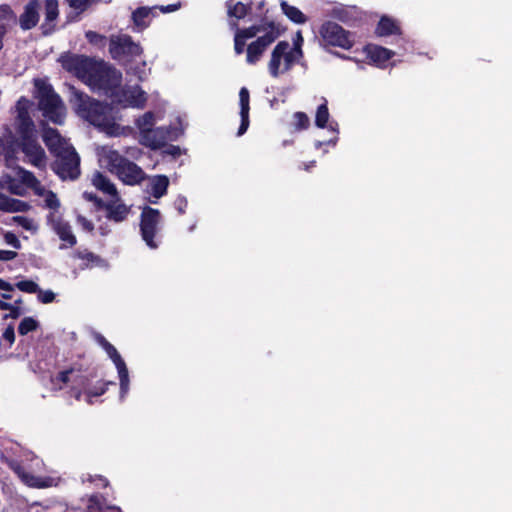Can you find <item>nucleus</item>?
Segmentation results:
<instances>
[{
  "mask_svg": "<svg viewBox=\"0 0 512 512\" xmlns=\"http://www.w3.org/2000/svg\"><path fill=\"white\" fill-rule=\"evenodd\" d=\"M62 67L73 73L91 89L102 92L113 101L120 92L122 73L103 61H94L81 55L61 56Z\"/></svg>",
  "mask_w": 512,
  "mask_h": 512,
  "instance_id": "nucleus-1",
  "label": "nucleus"
},
{
  "mask_svg": "<svg viewBox=\"0 0 512 512\" xmlns=\"http://www.w3.org/2000/svg\"><path fill=\"white\" fill-rule=\"evenodd\" d=\"M229 26L235 30L234 50L237 55L245 51L246 41L256 37V40L247 45L246 62L254 65L260 61L267 48L279 37V31L273 23L252 25L248 28L239 29L234 20L229 21Z\"/></svg>",
  "mask_w": 512,
  "mask_h": 512,
  "instance_id": "nucleus-2",
  "label": "nucleus"
},
{
  "mask_svg": "<svg viewBox=\"0 0 512 512\" xmlns=\"http://www.w3.org/2000/svg\"><path fill=\"white\" fill-rule=\"evenodd\" d=\"M71 103L76 113L92 125L98 127L110 136H118L122 128L115 123L112 108L98 101L92 100L84 93L73 90Z\"/></svg>",
  "mask_w": 512,
  "mask_h": 512,
  "instance_id": "nucleus-3",
  "label": "nucleus"
},
{
  "mask_svg": "<svg viewBox=\"0 0 512 512\" xmlns=\"http://www.w3.org/2000/svg\"><path fill=\"white\" fill-rule=\"evenodd\" d=\"M100 165L127 185H137L146 179V174L137 164L123 157L117 150L103 146L97 150Z\"/></svg>",
  "mask_w": 512,
  "mask_h": 512,
  "instance_id": "nucleus-4",
  "label": "nucleus"
},
{
  "mask_svg": "<svg viewBox=\"0 0 512 512\" xmlns=\"http://www.w3.org/2000/svg\"><path fill=\"white\" fill-rule=\"evenodd\" d=\"M35 97L38 99V106L43 116L55 124H63L66 109L65 106L57 95L52 86L43 79H35Z\"/></svg>",
  "mask_w": 512,
  "mask_h": 512,
  "instance_id": "nucleus-5",
  "label": "nucleus"
},
{
  "mask_svg": "<svg viewBox=\"0 0 512 512\" xmlns=\"http://www.w3.org/2000/svg\"><path fill=\"white\" fill-rule=\"evenodd\" d=\"M303 58L302 49H291L287 41H280L273 48L268 61V72L271 77L279 78L288 73Z\"/></svg>",
  "mask_w": 512,
  "mask_h": 512,
  "instance_id": "nucleus-6",
  "label": "nucleus"
},
{
  "mask_svg": "<svg viewBox=\"0 0 512 512\" xmlns=\"http://www.w3.org/2000/svg\"><path fill=\"white\" fill-rule=\"evenodd\" d=\"M29 465H23L15 460L9 462V467L18 475L21 481L29 487L47 488L57 485V479L54 477H42L36 475L44 466V463L38 457L32 455Z\"/></svg>",
  "mask_w": 512,
  "mask_h": 512,
  "instance_id": "nucleus-7",
  "label": "nucleus"
},
{
  "mask_svg": "<svg viewBox=\"0 0 512 512\" xmlns=\"http://www.w3.org/2000/svg\"><path fill=\"white\" fill-rule=\"evenodd\" d=\"M53 171L62 180H75L80 175V157L73 147L55 155Z\"/></svg>",
  "mask_w": 512,
  "mask_h": 512,
  "instance_id": "nucleus-8",
  "label": "nucleus"
},
{
  "mask_svg": "<svg viewBox=\"0 0 512 512\" xmlns=\"http://www.w3.org/2000/svg\"><path fill=\"white\" fill-rule=\"evenodd\" d=\"M319 34L320 41L325 46L350 49L354 43L350 33L344 30L339 24L332 21L325 22L321 26Z\"/></svg>",
  "mask_w": 512,
  "mask_h": 512,
  "instance_id": "nucleus-9",
  "label": "nucleus"
},
{
  "mask_svg": "<svg viewBox=\"0 0 512 512\" xmlns=\"http://www.w3.org/2000/svg\"><path fill=\"white\" fill-rule=\"evenodd\" d=\"M95 339L97 343L106 351L109 358L116 366L120 380V399L123 400L129 391L130 383L127 366L121 355L118 353L117 349L112 344H110L104 336L98 334L96 335Z\"/></svg>",
  "mask_w": 512,
  "mask_h": 512,
  "instance_id": "nucleus-10",
  "label": "nucleus"
},
{
  "mask_svg": "<svg viewBox=\"0 0 512 512\" xmlns=\"http://www.w3.org/2000/svg\"><path fill=\"white\" fill-rule=\"evenodd\" d=\"M3 190H7L15 195H24L25 188L22 184L14 182H2L0 181V210L4 212H24L27 211L30 206L26 202L21 200L9 198L2 193Z\"/></svg>",
  "mask_w": 512,
  "mask_h": 512,
  "instance_id": "nucleus-11",
  "label": "nucleus"
},
{
  "mask_svg": "<svg viewBox=\"0 0 512 512\" xmlns=\"http://www.w3.org/2000/svg\"><path fill=\"white\" fill-rule=\"evenodd\" d=\"M161 215L159 210L144 207L141 213V233L142 238L150 248H157L158 244L154 241V237L158 230Z\"/></svg>",
  "mask_w": 512,
  "mask_h": 512,
  "instance_id": "nucleus-12",
  "label": "nucleus"
},
{
  "mask_svg": "<svg viewBox=\"0 0 512 512\" xmlns=\"http://www.w3.org/2000/svg\"><path fill=\"white\" fill-rule=\"evenodd\" d=\"M47 224L63 242L60 246L61 249L73 247L77 243L71 225L68 221L64 220L61 213H49L47 215Z\"/></svg>",
  "mask_w": 512,
  "mask_h": 512,
  "instance_id": "nucleus-13",
  "label": "nucleus"
},
{
  "mask_svg": "<svg viewBox=\"0 0 512 512\" xmlns=\"http://www.w3.org/2000/svg\"><path fill=\"white\" fill-rule=\"evenodd\" d=\"M179 134L180 132L177 129L170 127L152 128L140 137V143L156 150L163 147L167 141L177 139Z\"/></svg>",
  "mask_w": 512,
  "mask_h": 512,
  "instance_id": "nucleus-14",
  "label": "nucleus"
},
{
  "mask_svg": "<svg viewBox=\"0 0 512 512\" xmlns=\"http://www.w3.org/2000/svg\"><path fill=\"white\" fill-rule=\"evenodd\" d=\"M109 51L114 59H121L125 56H139L142 49L139 44L132 41L128 35H116L110 38Z\"/></svg>",
  "mask_w": 512,
  "mask_h": 512,
  "instance_id": "nucleus-15",
  "label": "nucleus"
},
{
  "mask_svg": "<svg viewBox=\"0 0 512 512\" xmlns=\"http://www.w3.org/2000/svg\"><path fill=\"white\" fill-rule=\"evenodd\" d=\"M21 149L29 163L38 168H44L47 158L44 149L37 142L35 133L33 135H21Z\"/></svg>",
  "mask_w": 512,
  "mask_h": 512,
  "instance_id": "nucleus-16",
  "label": "nucleus"
},
{
  "mask_svg": "<svg viewBox=\"0 0 512 512\" xmlns=\"http://www.w3.org/2000/svg\"><path fill=\"white\" fill-rule=\"evenodd\" d=\"M53 388L61 390L64 386L72 384V394L79 400L81 397V387L85 385V379L80 373L74 369H69L60 372L56 377L51 380Z\"/></svg>",
  "mask_w": 512,
  "mask_h": 512,
  "instance_id": "nucleus-17",
  "label": "nucleus"
},
{
  "mask_svg": "<svg viewBox=\"0 0 512 512\" xmlns=\"http://www.w3.org/2000/svg\"><path fill=\"white\" fill-rule=\"evenodd\" d=\"M31 107L32 102L25 97H21L16 103V125L20 135L27 136L35 133V125L29 113Z\"/></svg>",
  "mask_w": 512,
  "mask_h": 512,
  "instance_id": "nucleus-18",
  "label": "nucleus"
},
{
  "mask_svg": "<svg viewBox=\"0 0 512 512\" xmlns=\"http://www.w3.org/2000/svg\"><path fill=\"white\" fill-rule=\"evenodd\" d=\"M178 8V4L139 7L132 13V21L138 30H143L149 26L152 18L156 15V10H160L162 13H169L176 11Z\"/></svg>",
  "mask_w": 512,
  "mask_h": 512,
  "instance_id": "nucleus-19",
  "label": "nucleus"
},
{
  "mask_svg": "<svg viewBox=\"0 0 512 512\" xmlns=\"http://www.w3.org/2000/svg\"><path fill=\"white\" fill-rule=\"evenodd\" d=\"M147 101L146 92L139 86H133L120 90L114 102L123 106H130L135 108H143Z\"/></svg>",
  "mask_w": 512,
  "mask_h": 512,
  "instance_id": "nucleus-20",
  "label": "nucleus"
},
{
  "mask_svg": "<svg viewBox=\"0 0 512 512\" xmlns=\"http://www.w3.org/2000/svg\"><path fill=\"white\" fill-rule=\"evenodd\" d=\"M146 193L151 197L149 202L157 204L158 200L166 195L169 186V178L165 175L147 177Z\"/></svg>",
  "mask_w": 512,
  "mask_h": 512,
  "instance_id": "nucleus-21",
  "label": "nucleus"
},
{
  "mask_svg": "<svg viewBox=\"0 0 512 512\" xmlns=\"http://www.w3.org/2000/svg\"><path fill=\"white\" fill-rule=\"evenodd\" d=\"M43 141L49 151L55 156L72 146L64 139L56 129L45 127L42 134Z\"/></svg>",
  "mask_w": 512,
  "mask_h": 512,
  "instance_id": "nucleus-22",
  "label": "nucleus"
},
{
  "mask_svg": "<svg viewBox=\"0 0 512 512\" xmlns=\"http://www.w3.org/2000/svg\"><path fill=\"white\" fill-rule=\"evenodd\" d=\"M39 21V4L37 1H30L19 17V24L23 30H30L37 25Z\"/></svg>",
  "mask_w": 512,
  "mask_h": 512,
  "instance_id": "nucleus-23",
  "label": "nucleus"
},
{
  "mask_svg": "<svg viewBox=\"0 0 512 512\" xmlns=\"http://www.w3.org/2000/svg\"><path fill=\"white\" fill-rule=\"evenodd\" d=\"M250 95L246 87H242L239 91V104H240V117L241 124L238 129L237 135L242 136L249 127V106Z\"/></svg>",
  "mask_w": 512,
  "mask_h": 512,
  "instance_id": "nucleus-24",
  "label": "nucleus"
},
{
  "mask_svg": "<svg viewBox=\"0 0 512 512\" xmlns=\"http://www.w3.org/2000/svg\"><path fill=\"white\" fill-rule=\"evenodd\" d=\"M74 258L82 261L81 269H91L94 267L108 268V263L104 259L88 250L76 251Z\"/></svg>",
  "mask_w": 512,
  "mask_h": 512,
  "instance_id": "nucleus-25",
  "label": "nucleus"
},
{
  "mask_svg": "<svg viewBox=\"0 0 512 512\" xmlns=\"http://www.w3.org/2000/svg\"><path fill=\"white\" fill-rule=\"evenodd\" d=\"M103 207L107 212L106 217L116 223L124 221L129 213V208L123 203H118V200L115 199L104 204Z\"/></svg>",
  "mask_w": 512,
  "mask_h": 512,
  "instance_id": "nucleus-26",
  "label": "nucleus"
},
{
  "mask_svg": "<svg viewBox=\"0 0 512 512\" xmlns=\"http://www.w3.org/2000/svg\"><path fill=\"white\" fill-rule=\"evenodd\" d=\"M365 52L367 57L377 66H383L394 55L391 50L377 45H368Z\"/></svg>",
  "mask_w": 512,
  "mask_h": 512,
  "instance_id": "nucleus-27",
  "label": "nucleus"
},
{
  "mask_svg": "<svg viewBox=\"0 0 512 512\" xmlns=\"http://www.w3.org/2000/svg\"><path fill=\"white\" fill-rule=\"evenodd\" d=\"M92 184L98 190L111 196L115 200H119L118 192L115 185L103 174L96 172L92 177Z\"/></svg>",
  "mask_w": 512,
  "mask_h": 512,
  "instance_id": "nucleus-28",
  "label": "nucleus"
},
{
  "mask_svg": "<svg viewBox=\"0 0 512 512\" xmlns=\"http://www.w3.org/2000/svg\"><path fill=\"white\" fill-rule=\"evenodd\" d=\"M19 177L23 184L27 187L33 189L34 193L39 197L43 198L45 193H48L50 190L45 189L39 180L34 176V174L30 171L21 169L19 171Z\"/></svg>",
  "mask_w": 512,
  "mask_h": 512,
  "instance_id": "nucleus-29",
  "label": "nucleus"
},
{
  "mask_svg": "<svg viewBox=\"0 0 512 512\" xmlns=\"http://www.w3.org/2000/svg\"><path fill=\"white\" fill-rule=\"evenodd\" d=\"M330 114L327 107V102L325 101L323 104H321L316 111L315 115V125L318 128H325L327 127L330 131L334 133H338V124L336 122H330L328 125Z\"/></svg>",
  "mask_w": 512,
  "mask_h": 512,
  "instance_id": "nucleus-30",
  "label": "nucleus"
},
{
  "mask_svg": "<svg viewBox=\"0 0 512 512\" xmlns=\"http://www.w3.org/2000/svg\"><path fill=\"white\" fill-rule=\"evenodd\" d=\"M282 12L289 20L296 24H304L307 22V17L295 6L289 5L286 1L280 3Z\"/></svg>",
  "mask_w": 512,
  "mask_h": 512,
  "instance_id": "nucleus-31",
  "label": "nucleus"
},
{
  "mask_svg": "<svg viewBox=\"0 0 512 512\" xmlns=\"http://www.w3.org/2000/svg\"><path fill=\"white\" fill-rule=\"evenodd\" d=\"M89 512H122L117 506H109L104 504L98 496L93 495L89 499L88 504Z\"/></svg>",
  "mask_w": 512,
  "mask_h": 512,
  "instance_id": "nucleus-32",
  "label": "nucleus"
},
{
  "mask_svg": "<svg viewBox=\"0 0 512 512\" xmlns=\"http://www.w3.org/2000/svg\"><path fill=\"white\" fill-rule=\"evenodd\" d=\"M376 32L381 36L395 34L398 32V26L392 19L383 17L378 23Z\"/></svg>",
  "mask_w": 512,
  "mask_h": 512,
  "instance_id": "nucleus-33",
  "label": "nucleus"
},
{
  "mask_svg": "<svg viewBox=\"0 0 512 512\" xmlns=\"http://www.w3.org/2000/svg\"><path fill=\"white\" fill-rule=\"evenodd\" d=\"M136 124L141 137L146 131L152 129V126L155 124V116L152 112H147L136 121Z\"/></svg>",
  "mask_w": 512,
  "mask_h": 512,
  "instance_id": "nucleus-34",
  "label": "nucleus"
},
{
  "mask_svg": "<svg viewBox=\"0 0 512 512\" xmlns=\"http://www.w3.org/2000/svg\"><path fill=\"white\" fill-rule=\"evenodd\" d=\"M249 10V6L242 2H236L235 4H228V16L236 19L244 18Z\"/></svg>",
  "mask_w": 512,
  "mask_h": 512,
  "instance_id": "nucleus-35",
  "label": "nucleus"
},
{
  "mask_svg": "<svg viewBox=\"0 0 512 512\" xmlns=\"http://www.w3.org/2000/svg\"><path fill=\"white\" fill-rule=\"evenodd\" d=\"M42 199L44 202V207L50 210L49 213H60V200L54 192L50 190L48 193H45V196Z\"/></svg>",
  "mask_w": 512,
  "mask_h": 512,
  "instance_id": "nucleus-36",
  "label": "nucleus"
},
{
  "mask_svg": "<svg viewBox=\"0 0 512 512\" xmlns=\"http://www.w3.org/2000/svg\"><path fill=\"white\" fill-rule=\"evenodd\" d=\"M39 327V323L33 317H25L18 326L20 335H27L29 332L35 331Z\"/></svg>",
  "mask_w": 512,
  "mask_h": 512,
  "instance_id": "nucleus-37",
  "label": "nucleus"
},
{
  "mask_svg": "<svg viewBox=\"0 0 512 512\" xmlns=\"http://www.w3.org/2000/svg\"><path fill=\"white\" fill-rule=\"evenodd\" d=\"M58 16L57 0H45V21L53 22Z\"/></svg>",
  "mask_w": 512,
  "mask_h": 512,
  "instance_id": "nucleus-38",
  "label": "nucleus"
},
{
  "mask_svg": "<svg viewBox=\"0 0 512 512\" xmlns=\"http://www.w3.org/2000/svg\"><path fill=\"white\" fill-rule=\"evenodd\" d=\"M12 221L27 231H37L38 226L33 219H30L25 216H14L12 218Z\"/></svg>",
  "mask_w": 512,
  "mask_h": 512,
  "instance_id": "nucleus-39",
  "label": "nucleus"
},
{
  "mask_svg": "<svg viewBox=\"0 0 512 512\" xmlns=\"http://www.w3.org/2000/svg\"><path fill=\"white\" fill-rule=\"evenodd\" d=\"M15 287L20 291L29 294H34L39 291V285L32 280H21L15 284L14 288Z\"/></svg>",
  "mask_w": 512,
  "mask_h": 512,
  "instance_id": "nucleus-40",
  "label": "nucleus"
},
{
  "mask_svg": "<svg viewBox=\"0 0 512 512\" xmlns=\"http://www.w3.org/2000/svg\"><path fill=\"white\" fill-rule=\"evenodd\" d=\"M127 73L133 74L134 76H136L138 78V80L143 81L147 76L146 63L141 62L140 64L136 65L135 67L132 65H129L127 67Z\"/></svg>",
  "mask_w": 512,
  "mask_h": 512,
  "instance_id": "nucleus-41",
  "label": "nucleus"
},
{
  "mask_svg": "<svg viewBox=\"0 0 512 512\" xmlns=\"http://www.w3.org/2000/svg\"><path fill=\"white\" fill-rule=\"evenodd\" d=\"M293 117H294L295 127L298 130H303V129L308 128V126L310 124V120L304 112H296Z\"/></svg>",
  "mask_w": 512,
  "mask_h": 512,
  "instance_id": "nucleus-42",
  "label": "nucleus"
},
{
  "mask_svg": "<svg viewBox=\"0 0 512 512\" xmlns=\"http://www.w3.org/2000/svg\"><path fill=\"white\" fill-rule=\"evenodd\" d=\"M55 297L56 295L52 290H42L39 288V291H37V299L43 304L52 303Z\"/></svg>",
  "mask_w": 512,
  "mask_h": 512,
  "instance_id": "nucleus-43",
  "label": "nucleus"
},
{
  "mask_svg": "<svg viewBox=\"0 0 512 512\" xmlns=\"http://www.w3.org/2000/svg\"><path fill=\"white\" fill-rule=\"evenodd\" d=\"M2 341H4L7 347H11L15 342V331L14 326L9 325L2 334Z\"/></svg>",
  "mask_w": 512,
  "mask_h": 512,
  "instance_id": "nucleus-44",
  "label": "nucleus"
},
{
  "mask_svg": "<svg viewBox=\"0 0 512 512\" xmlns=\"http://www.w3.org/2000/svg\"><path fill=\"white\" fill-rule=\"evenodd\" d=\"M70 7L78 11H84L88 8L91 0H66Z\"/></svg>",
  "mask_w": 512,
  "mask_h": 512,
  "instance_id": "nucleus-45",
  "label": "nucleus"
},
{
  "mask_svg": "<svg viewBox=\"0 0 512 512\" xmlns=\"http://www.w3.org/2000/svg\"><path fill=\"white\" fill-rule=\"evenodd\" d=\"M4 241L6 244L12 246L15 249L21 248V243H20L18 237L12 232H6L4 234Z\"/></svg>",
  "mask_w": 512,
  "mask_h": 512,
  "instance_id": "nucleus-46",
  "label": "nucleus"
},
{
  "mask_svg": "<svg viewBox=\"0 0 512 512\" xmlns=\"http://www.w3.org/2000/svg\"><path fill=\"white\" fill-rule=\"evenodd\" d=\"M77 224L81 226V228L87 232H91L94 229V225L91 221H89L86 217L82 215L77 216Z\"/></svg>",
  "mask_w": 512,
  "mask_h": 512,
  "instance_id": "nucleus-47",
  "label": "nucleus"
},
{
  "mask_svg": "<svg viewBox=\"0 0 512 512\" xmlns=\"http://www.w3.org/2000/svg\"><path fill=\"white\" fill-rule=\"evenodd\" d=\"M86 38L88 41L95 45H100L104 41V37L94 31H88L86 32Z\"/></svg>",
  "mask_w": 512,
  "mask_h": 512,
  "instance_id": "nucleus-48",
  "label": "nucleus"
},
{
  "mask_svg": "<svg viewBox=\"0 0 512 512\" xmlns=\"http://www.w3.org/2000/svg\"><path fill=\"white\" fill-rule=\"evenodd\" d=\"M187 205H188V202L184 196H178L174 202V206L180 214L185 213Z\"/></svg>",
  "mask_w": 512,
  "mask_h": 512,
  "instance_id": "nucleus-49",
  "label": "nucleus"
},
{
  "mask_svg": "<svg viewBox=\"0 0 512 512\" xmlns=\"http://www.w3.org/2000/svg\"><path fill=\"white\" fill-rule=\"evenodd\" d=\"M106 390L105 385L103 384L100 388H97L95 390H90L86 393V401L91 404L92 403V397H98L102 395Z\"/></svg>",
  "mask_w": 512,
  "mask_h": 512,
  "instance_id": "nucleus-50",
  "label": "nucleus"
},
{
  "mask_svg": "<svg viewBox=\"0 0 512 512\" xmlns=\"http://www.w3.org/2000/svg\"><path fill=\"white\" fill-rule=\"evenodd\" d=\"M7 311H9V313L4 315V319H7V318L16 319L22 314L21 307L18 305L11 304V308L7 309Z\"/></svg>",
  "mask_w": 512,
  "mask_h": 512,
  "instance_id": "nucleus-51",
  "label": "nucleus"
},
{
  "mask_svg": "<svg viewBox=\"0 0 512 512\" xmlns=\"http://www.w3.org/2000/svg\"><path fill=\"white\" fill-rule=\"evenodd\" d=\"M17 257V253L11 250H1L0 249V261H11Z\"/></svg>",
  "mask_w": 512,
  "mask_h": 512,
  "instance_id": "nucleus-52",
  "label": "nucleus"
},
{
  "mask_svg": "<svg viewBox=\"0 0 512 512\" xmlns=\"http://www.w3.org/2000/svg\"><path fill=\"white\" fill-rule=\"evenodd\" d=\"M303 37L300 31H298L293 37V43L291 45V49H302L303 45Z\"/></svg>",
  "mask_w": 512,
  "mask_h": 512,
  "instance_id": "nucleus-53",
  "label": "nucleus"
},
{
  "mask_svg": "<svg viewBox=\"0 0 512 512\" xmlns=\"http://www.w3.org/2000/svg\"><path fill=\"white\" fill-rule=\"evenodd\" d=\"M12 16V10L8 5L0 6V19H7Z\"/></svg>",
  "mask_w": 512,
  "mask_h": 512,
  "instance_id": "nucleus-54",
  "label": "nucleus"
},
{
  "mask_svg": "<svg viewBox=\"0 0 512 512\" xmlns=\"http://www.w3.org/2000/svg\"><path fill=\"white\" fill-rule=\"evenodd\" d=\"M165 153L172 155L173 157L179 156L181 154V150L178 146L170 145L165 150Z\"/></svg>",
  "mask_w": 512,
  "mask_h": 512,
  "instance_id": "nucleus-55",
  "label": "nucleus"
},
{
  "mask_svg": "<svg viewBox=\"0 0 512 512\" xmlns=\"http://www.w3.org/2000/svg\"><path fill=\"white\" fill-rule=\"evenodd\" d=\"M0 290L5 292H12L14 290V286L0 278Z\"/></svg>",
  "mask_w": 512,
  "mask_h": 512,
  "instance_id": "nucleus-56",
  "label": "nucleus"
},
{
  "mask_svg": "<svg viewBox=\"0 0 512 512\" xmlns=\"http://www.w3.org/2000/svg\"><path fill=\"white\" fill-rule=\"evenodd\" d=\"M83 197L85 199H87L88 201H95L97 202L98 205L100 206H103L104 204H102V201L101 200H98V198L96 197V195L92 194V193H89V192H84L83 193Z\"/></svg>",
  "mask_w": 512,
  "mask_h": 512,
  "instance_id": "nucleus-57",
  "label": "nucleus"
},
{
  "mask_svg": "<svg viewBox=\"0 0 512 512\" xmlns=\"http://www.w3.org/2000/svg\"><path fill=\"white\" fill-rule=\"evenodd\" d=\"M90 481H97V485L98 486H103V487H106L108 482L106 479H104L103 477L101 476H96L95 478L92 479V477L89 478Z\"/></svg>",
  "mask_w": 512,
  "mask_h": 512,
  "instance_id": "nucleus-58",
  "label": "nucleus"
},
{
  "mask_svg": "<svg viewBox=\"0 0 512 512\" xmlns=\"http://www.w3.org/2000/svg\"><path fill=\"white\" fill-rule=\"evenodd\" d=\"M11 308V303L5 302L0 298V309L1 310H7Z\"/></svg>",
  "mask_w": 512,
  "mask_h": 512,
  "instance_id": "nucleus-59",
  "label": "nucleus"
},
{
  "mask_svg": "<svg viewBox=\"0 0 512 512\" xmlns=\"http://www.w3.org/2000/svg\"><path fill=\"white\" fill-rule=\"evenodd\" d=\"M2 300H8V299H11V294L8 293H3L0 297Z\"/></svg>",
  "mask_w": 512,
  "mask_h": 512,
  "instance_id": "nucleus-60",
  "label": "nucleus"
},
{
  "mask_svg": "<svg viewBox=\"0 0 512 512\" xmlns=\"http://www.w3.org/2000/svg\"><path fill=\"white\" fill-rule=\"evenodd\" d=\"M315 165V161L310 162L309 164H305V170H309L310 167Z\"/></svg>",
  "mask_w": 512,
  "mask_h": 512,
  "instance_id": "nucleus-61",
  "label": "nucleus"
},
{
  "mask_svg": "<svg viewBox=\"0 0 512 512\" xmlns=\"http://www.w3.org/2000/svg\"><path fill=\"white\" fill-rule=\"evenodd\" d=\"M336 142H337V138H335L334 140H329L327 142H325V144H331V145H336Z\"/></svg>",
  "mask_w": 512,
  "mask_h": 512,
  "instance_id": "nucleus-62",
  "label": "nucleus"
},
{
  "mask_svg": "<svg viewBox=\"0 0 512 512\" xmlns=\"http://www.w3.org/2000/svg\"><path fill=\"white\" fill-rule=\"evenodd\" d=\"M21 304H22V299H21V298H19V299H17V300L14 302V304H13V305H18V306H20Z\"/></svg>",
  "mask_w": 512,
  "mask_h": 512,
  "instance_id": "nucleus-63",
  "label": "nucleus"
},
{
  "mask_svg": "<svg viewBox=\"0 0 512 512\" xmlns=\"http://www.w3.org/2000/svg\"><path fill=\"white\" fill-rule=\"evenodd\" d=\"M323 144H324L323 142L318 141V142H316L315 146H316V148L318 149V148H320Z\"/></svg>",
  "mask_w": 512,
  "mask_h": 512,
  "instance_id": "nucleus-64",
  "label": "nucleus"
}]
</instances>
